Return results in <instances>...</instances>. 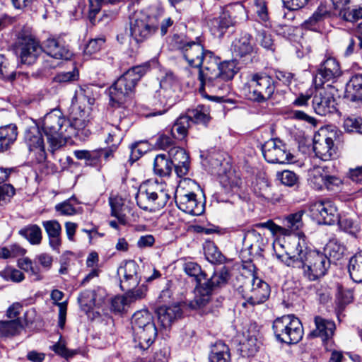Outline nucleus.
<instances>
[{"instance_id": "nucleus-56", "label": "nucleus", "mask_w": 362, "mask_h": 362, "mask_svg": "<svg viewBox=\"0 0 362 362\" xmlns=\"http://www.w3.org/2000/svg\"><path fill=\"white\" fill-rule=\"evenodd\" d=\"M25 250L19 245H13L8 247H0V257L7 259L17 256L23 255Z\"/></svg>"}, {"instance_id": "nucleus-32", "label": "nucleus", "mask_w": 362, "mask_h": 362, "mask_svg": "<svg viewBox=\"0 0 362 362\" xmlns=\"http://www.w3.org/2000/svg\"><path fill=\"white\" fill-rule=\"evenodd\" d=\"M192 122L206 126L211 120L209 107L205 105H199L195 108L188 110L185 114Z\"/></svg>"}, {"instance_id": "nucleus-29", "label": "nucleus", "mask_w": 362, "mask_h": 362, "mask_svg": "<svg viewBox=\"0 0 362 362\" xmlns=\"http://www.w3.org/2000/svg\"><path fill=\"white\" fill-rule=\"evenodd\" d=\"M345 98L351 102H362V74L354 75L346 84Z\"/></svg>"}, {"instance_id": "nucleus-64", "label": "nucleus", "mask_w": 362, "mask_h": 362, "mask_svg": "<svg viewBox=\"0 0 362 362\" xmlns=\"http://www.w3.org/2000/svg\"><path fill=\"white\" fill-rule=\"evenodd\" d=\"M78 74L75 71L60 72L53 78L54 81L57 83H66L76 80Z\"/></svg>"}, {"instance_id": "nucleus-49", "label": "nucleus", "mask_w": 362, "mask_h": 362, "mask_svg": "<svg viewBox=\"0 0 362 362\" xmlns=\"http://www.w3.org/2000/svg\"><path fill=\"white\" fill-rule=\"evenodd\" d=\"M204 255L206 259L212 264L222 263L225 259L218 247L212 243H208L204 247Z\"/></svg>"}, {"instance_id": "nucleus-2", "label": "nucleus", "mask_w": 362, "mask_h": 362, "mask_svg": "<svg viewBox=\"0 0 362 362\" xmlns=\"http://www.w3.org/2000/svg\"><path fill=\"white\" fill-rule=\"evenodd\" d=\"M305 238L298 232L285 254L276 253V257L286 266L301 271L307 280L314 281L327 274L330 259L323 252L309 249Z\"/></svg>"}, {"instance_id": "nucleus-43", "label": "nucleus", "mask_w": 362, "mask_h": 362, "mask_svg": "<svg viewBox=\"0 0 362 362\" xmlns=\"http://www.w3.org/2000/svg\"><path fill=\"white\" fill-rule=\"evenodd\" d=\"M346 250V247L337 239L330 240L324 248V254L334 260L340 259Z\"/></svg>"}, {"instance_id": "nucleus-37", "label": "nucleus", "mask_w": 362, "mask_h": 362, "mask_svg": "<svg viewBox=\"0 0 362 362\" xmlns=\"http://www.w3.org/2000/svg\"><path fill=\"white\" fill-rule=\"evenodd\" d=\"M190 124L189 118L185 115H180L170 129L172 137L177 140H183L187 135Z\"/></svg>"}, {"instance_id": "nucleus-18", "label": "nucleus", "mask_w": 362, "mask_h": 362, "mask_svg": "<svg viewBox=\"0 0 362 362\" xmlns=\"http://www.w3.org/2000/svg\"><path fill=\"white\" fill-rule=\"evenodd\" d=\"M341 74L339 63L334 58L328 57L320 64L314 78V83L316 87L322 86L326 83H334Z\"/></svg>"}, {"instance_id": "nucleus-61", "label": "nucleus", "mask_w": 362, "mask_h": 362, "mask_svg": "<svg viewBox=\"0 0 362 362\" xmlns=\"http://www.w3.org/2000/svg\"><path fill=\"white\" fill-rule=\"evenodd\" d=\"M13 187L8 184L0 186V205L5 204L14 195Z\"/></svg>"}, {"instance_id": "nucleus-33", "label": "nucleus", "mask_w": 362, "mask_h": 362, "mask_svg": "<svg viewBox=\"0 0 362 362\" xmlns=\"http://www.w3.org/2000/svg\"><path fill=\"white\" fill-rule=\"evenodd\" d=\"M229 279L230 273L228 268L223 267L220 269L216 270L213 275L202 284L213 293L216 288L226 285Z\"/></svg>"}, {"instance_id": "nucleus-58", "label": "nucleus", "mask_w": 362, "mask_h": 362, "mask_svg": "<svg viewBox=\"0 0 362 362\" xmlns=\"http://www.w3.org/2000/svg\"><path fill=\"white\" fill-rule=\"evenodd\" d=\"M277 177L283 185L288 187L294 186L298 180L296 173L290 170H284L281 173H278Z\"/></svg>"}, {"instance_id": "nucleus-27", "label": "nucleus", "mask_w": 362, "mask_h": 362, "mask_svg": "<svg viewBox=\"0 0 362 362\" xmlns=\"http://www.w3.org/2000/svg\"><path fill=\"white\" fill-rule=\"evenodd\" d=\"M18 136L16 124H10L0 127V153L8 151L14 144Z\"/></svg>"}, {"instance_id": "nucleus-3", "label": "nucleus", "mask_w": 362, "mask_h": 362, "mask_svg": "<svg viewBox=\"0 0 362 362\" xmlns=\"http://www.w3.org/2000/svg\"><path fill=\"white\" fill-rule=\"evenodd\" d=\"M47 137L50 151L53 153L64 145L71 136L73 127L62 112L54 109L46 114L38 123Z\"/></svg>"}, {"instance_id": "nucleus-45", "label": "nucleus", "mask_w": 362, "mask_h": 362, "mask_svg": "<svg viewBox=\"0 0 362 362\" xmlns=\"http://www.w3.org/2000/svg\"><path fill=\"white\" fill-rule=\"evenodd\" d=\"M64 296L63 292L59 290L54 289L51 293V298L56 301V305L59 307V320H58V326L63 329L66 323V310L67 305L66 303H58V301L61 300Z\"/></svg>"}, {"instance_id": "nucleus-30", "label": "nucleus", "mask_w": 362, "mask_h": 362, "mask_svg": "<svg viewBox=\"0 0 362 362\" xmlns=\"http://www.w3.org/2000/svg\"><path fill=\"white\" fill-rule=\"evenodd\" d=\"M264 244V239L257 230L252 229L245 233L243 245L250 252H259L263 250Z\"/></svg>"}, {"instance_id": "nucleus-5", "label": "nucleus", "mask_w": 362, "mask_h": 362, "mask_svg": "<svg viewBox=\"0 0 362 362\" xmlns=\"http://www.w3.org/2000/svg\"><path fill=\"white\" fill-rule=\"evenodd\" d=\"M147 67L136 66L127 70L109 88L110 105L120 107L133 94L136 85L146 74Z\"/></svg>"}, {"instance_id": "nucleus-12", "label": "nucleus", "mask_w": 362, "mask_h": 362, "mask_svg": "<svg viewBox=\"0 0 362 362\" xmlns=\"http://www.w3.org/2000/svg\"><path fill=\"white\" fill-rule=\"evenodd\" d=\"M247 18L245 8L242 6H238L233 12L223 11L218 18L211 20L210 30L215 37H222L229 27L246 21Z\"/></svg>"}, {"instance_id": "nucleus-28", "label": "nucleus", "mask_w": 362, "mask_h": 362, "mask_svg": "<svg viewBox=\"0 0 362 362\" xmlns=\"http://www.w3.org/2000/svg\"><path fill=\"white\" fill-rule=\"evenodd\" d=\"M315 324L316 328L309 334L310 337H320L323 341L332 337L335 329L334 322L325 320L320 316H316L315 317Z\"/></svg>"}, {"instance_id": "nucleus-14", "label": "nucleus", "mask_w": 362, "mask_h": 362, "mask_svg": "<svg viewBox=\"0 0 362 362\" xmlns=\"http://www.w3.org/2000/svg\"><path fill=\"white\" fill-rule=\"evenodd\" d=\"M176 83L175 76L173 74H168L165 78L160 82L161 88L154 94V99L163 97V100L151 101L152 106L155 107L154 110L148 115V117H154L164 114L168 109L175 103V95L171 88H168L170 82Z\"/></svg>"}, {"instance_id": "nucleus-57", "label": "nucleus", "mask_w": 362, "mask_h": 362, "mask_svg": "<svg viewBox=\"0 0 362 362\" xmlns=\"http://www.w3.org/2000/svg\"><path fill=\"white\" fill-rule=\"evenodd\" d=\"M16 77L14 71L10 68L7 60L0 54V78L13 80Z\"/></svg>"}, {"instance_id": "nucleus-46", "label": "nucleus", "mask_w": 362, "mask_h": 362, "mask_svg": "<svg viewBox=\"0 0 362 362\" xmlns=\"http://www.w3.org/2000/svg\"><path fill=\"white\" fill-rule=\"evenodd\" d=\"M78 203L77 199L73 196L64 202L57 204L55 206V210L62 216H73L77 213L74 205Z\"/></svg>"}, {"instance_id": "nucleus-7", "label": "nucleus", "mask_w": 362, "mask_h": 362, "mask_svg": "<svg viewBox=\"0 0 362 362\" xmlns=\"http://www.w3.org/2000/svg\"><path fill=\"white\" fill-rule=\"evenodd\" d=\"M139 269V266L135 261L129 260L117 269L120 276V288L126 291L124 294L130 305L145 298L147 292V287L144 284L139 286L141 280Z\"/></svg>"}, {"instance_id": "nucleus-54", "label": "nucleus", "mask_w": 362, "mask_h": 362, "mask_svg": "<svg viewBox=\"0 0 362 362\" xmlns=\"http://www.w3.org/2000/svg\"><path fill=\"white\" fill-rule=\"evenodd\" d=\"M344 127L346 132L362 134V118L349 116L344 120Z\"/></svg>"}, {"instance_id": "nucleus-11", "label": "nucleus", "mask_w": 362, "mask_h": 362, "mask_svg": "<svg viewBox=\"0 0 362 362\" xmlns=\"http://www.w3.org/2000/svg\"><path fill=\"white\" fill-rule=\"evenodd\" d=\"M274 80L265 73H256L247 82L248 98L263 103L269 100L275 90Z\"/></svg>"}, {"instance_id": "nucleus-15", "label": "nucleus", "mask_w": 362, "mask_h": 362, "mask_svg": "<svg viewBox=\"0 0 362 362\" xmlns=\"http://www.w3.org/2000/svg\"><path fill=\"white\" fill-rule=\"evenodd\" d=\"M264 158L268 163L287 164L293 162V156L280 139L266 141L262 148Z\"/></svg>"}, {"instance_id": "nucleus-47", "label": "nucleus", "mask_w": 362, "mask_h": 362, "mask_svg": "<svg viewBox=\"0 0 362 362\" xmlns=\"http://www.w3.org/2000/svg\"><path fill=\"white\" fill-rule=\"evenodd\" d=\"M254 6L257 21L265 27L269 26V16L267 1L265 0H254Z\"/></svg>"}, {"instance_id": "nucleus-10", "label": "nucleus", "mask_w": 362, "mask_h": 362, "mask_svg": "<svg viewBox=\"0 0 362 362\" xmlns=\"http://www.w3.org/2000/svg\"><path fill=\"white\" fill-rule=\"evenodd\" d=\"M341 132L332 129H321L315 134L313 139V151L316 157L323 161H328L337 156V146L334 141H339Z\"/></svg>"}, {"instance_id": "nucleus-55", "label": "nucleus", "mask_w": 362, "mask_h": 362, "mask_svg": "<svg viewBox=\"0 0 362 362\" xmlns=\"http://www.w3.org/2000/svg\"><path fill=\"white\" fill-rule=\"evenodd\" d=\"M326 174H323L320 168H315L310 177V185L316 189L322 190L325 187V180Z\"/></svg>"}, {"instance_id": "nucleus-40", "label": "nucleus", "mask_w": 362, "mask_h": 362, "mask_svg": "<svg viewBox=\"0 0 362 362\" xmlns=\"http://www.w3.org/2000/svg\"><path fill=\"white\" fill-rule=\"evenodd\" d=\"M348 270L350 277L354 281H362V250L356 252L350 258Z\"/></svg>"}, {"instance_id": "nucleus-16", "label": "nucleus", "mask_w": 362, "mask_h": 362, "mask_svg": "<svg viewBox=\"0 0 362 362\" xmlns=\"http://www.w3.org/2000/svg\"><path fill=\"white\" fill-rule=\"evenodd\" d=\"M317 89L313 98L312 104L314 111L319 115L325 116L336 110V100L333 91L337 90L331 84Z\"/></svg>"}, {"instance_id": "nucleus-8", "label": "nucleus", "mask_w": 362, "mask_h": 362, "mask_svg": "<svg viewBox=\"0 0 362 362\" xmlns=\"http://www.w3.org/2000/svg\"><path fill=\"white\" fill-rule=\"evenodd\" d=\"M272 329L277 341L287 344L298 343L303 336L302 323L293 315L277 317L273 322Z\"/></svg>"}, {"instance_id": "nucleus-20", "label": "nucleus", "mask_w": 362, "mask_h": 362, "mask_svg": "<svg viewBox=\"0 0 362 362\" xmlns=\"http://www.w3.org/2000/svg\"><path fill=\"white\" fill-rule=\"evenodd\" d=\"M40 129V126L37 123L35 126L28 127L25 132L24 139L30 151H36L39 154V161H42L46 158V153Z\"/></svg>"}, {"instance_id": "nucleus-13", "label": "nucleus", "mask_w": 362, "mask_h": 362, "mask_svg": "<svg viewBox=\"0 0 362 362\" xmlns=\"http://www.w3.org/2000/svg\"><path fill=\"white\" fill-rule=\"evenodd\" d=\"M309 211L313 218L320 224L332 225L338 221L337 207L329 199H320L310 203Z\"/></svg>"}, {"instance_id": "nucleus-59", "label": "nucleus", "mask_w": 362, "mask_h": 362, "mask_svg": "<svg viewBox=\"0 0 362 362\" xmlns=\"http://www.w3.org/2000/svg\"><path fill=\"white\" fill-rule=\"evenodd\" d=\"M339 15L346 21L355 22L362 18V6L351 10L345 9Z\"/></svg>"}, {"instance_id": "nucleus-9", "label": "nucleus", "mask_w": 362, "mask_h": 362, "mask_svg": "<svg viewBox=\"0 0 362 362\" xmlns=\"http://www.w3.org/2000/svg\"><path fill=\"white\" fill-rule=\"evenodd\" d=\"M243 284L238 287V292L245 299L243 307L259 305L268 299L271 291L267 282L254 275L243 278Z\"/></svg>"}, {"instance_id": "nucleus-41", "label": "nucleus", "mask_w": 362, "mask_h": 362, "mask_svg": "<svg viewBox=\"0 0 362 362\" xmlns=\"http://www.w3.org/2000/svg\"><path fill=\"white\" fill-rule=\"evenodd\" d=\"M23 329L20 318L11 320H0V337H9L17 334Z\"/></svg>"}, {"instance_id": "nucleus-35", "label": "nucleus", "mask_w": 362, "mask_h": 362, "mask_svg": "<svg viewBox=\"0 0 362 362\" xmlns=\"http://www.w3.org/2000/svg\"><path fill=\"white\" fill-rule=\"evenodd\" d=\"M132 325L134 331L147 328L148 326H156L153 315L148 310L144 309L136 312L132 317Z\"/></svg>"}, {"instance_id": "nucleus-44", "label": "nucleus", "mask_w": 362, "mask_h": 362, "mask_svg": "<svg viewBox=\"0 0 362 362\" xmlns=\"http://www.w3.org/2000/svg\"><path fill=\"white\" fill-rule=\"evenodd\" d=\"M182 269L185 273L187 276L193 277L199 285L202 280L206 279V274L202 271L201 267L196 262H185L182 264Z\"/></svg>"}, {"instance_id": "nucleus-21", "label": "nucleus", "mask_w": 362, "mask_h": 362, "mask_svg": "<svg viewBox=\"0 0 362 362\" xmlns=\"http://www.w3.org/2000/svg\"><path fill=\"white\" fill-rule=\"evenodd\" d=\"M43 51L50 57L56 59L69 60L72 57V52L63 39L48 38L43 44Z\"/></svg>"}, {"instance_id": "nucleus-36", "label": "nucleus", "mask_w": 362, "mask_h": 362, "mask_svg": "<svg viewBox=\"0 0 362 362\" xmlns=\"http://www.w3.org/2000/svg\"><path fill=\"white\" fill-rule=\"evenodd\" d=\"M209 359L210 362H229L230 354L228 346L221 341H216L211 348Z\"/></svg>"}, {"instance_id": "nucleus-42", "label": "nucleus", "mask_w": 362, "mask_h": 362, "mask_svg": "<svg viewBox=\"0 0 362 362\" xmlns=\"http://www.w3.org/2000/svg\"><path fill=\"white\" fill-rule=\"evenodd\" d=\"M19 234L32 245L40 244L42 235L41 228L36 224L29 225L19 230Z\"/></svg>"}, {"instance_id": "nucleus-6", "label": "nucleus", "mask_w": 362, "mask_h": 362, "mask_svg": "<svg viewBox=\"0 0 362 362\" xmlns=\"http://www.w3.org/2000/svg\"><path fill=\"white\" fill-rule=\"evenodd\" d=\"M170 198L164 182L146 181L142 183L136 194V204L144 211L155 212L163 209Z\"/></svg>"}, {"instance_id": "nucleus-48", "label": "nucleus", "mask_w": 362, "mask_h": 362, "mask_svg": "<svg viewBox=\"0 0 362 362\" xmlns=\"http://www.w3.org/2000/svg\"><path fill=\"white\" fill-rule=\"evenodd\" d=\"M338 223L339 228L353 236H356L360 231V227L356 221H354L349 217H339L338 218Z\"/></svg>"}, {"instance_id": "nucleus-51", "label": "nucleus", "mask_w": 362, "mask_h": 362, "mask_svg": "<svg viewBox=\"0 0 362 362\" xmlns=\"http://www.w3.org/2000/svg\"><path fill=\"white\" fill-rule=\"evenodd\" d=\"M258 349L257 339L254 337H248L240 344V350L243 356H252L257 352Z\"/></svg>"}, {"instance_id": "nucleus-19", "label": "nucleus", "mask_w": 362, "mask_h": 362, "mask_svg": "<svg viewBox=\"0 0 362 362\" xmlns=\"http://www.w3.org/2000/svg\"><path fill=\"white\" fill-rule=\"evenodd\" d=\"M42 48L39 42L30 36L18 37L16 52L23 64H32L42 52Z\"/></svg>"}, {"instance_id": "nucleus-26", "label": "nucleus", "mask_w": 362, "mask_h": 362, "mask_svg": "<svg viewBox=\"0 0 362 362\" xmlns=\"http://www.w3.org/2000/svg\"><path fill=\"white\" fill-rule=\"evenodd\" d=\"M303 211H299L294 214H291L283 220V226H280V234L284 235H291L295 233L303 226L302 216Z\"/></svg>"}, {"instance_id": "nucleus-22", "label": "nucleus", "mask_w": 362, "mask_h": 362, "mask_svg": "<svg viewBox=\"0 0 362 362\" xmlns=\"http://www.w3.org/2000/svg\"><path fill=\"white\" fill-rule=\"evenodd\" d=\"M168 158L175 168L178 177L185 176L189 170V156L186 151L180 147L174 146L168 150Z\"/></svg>"}, {"instance_id": "nucleus-34", "label": "nucleus", "mask_w": 362, "mask_h": 362, "mask_svg": "<svg viewBox=\"0 0 362 362\" xmlns=\"http://www.w3.org/2000/svg\"><path fill=\"white\" fill-rule=\"evenodd\" d=\"M153 173L155 175L163 177H169L171 174L173 165L172 162L165 154H158L153 161Z\"/></svg>"}, {"instance_id": "nucleus-1", "label": "nucleus", "mask_w": 362, "mask_h": 362, "mask_svg": "<svg viewBox=\"0 0 362 362\" xmlns=\"http://www.w3.org/2000/svg\"><path fill=\"white\" fill-rule=\"evenodd\" d=\"M170 49L179 50L187 64L199 68V92L204 95L205 88L218 92L226 89L227 83L236 73L233 61L221 62L209 50H205L199 42L188 41L184 37L174 35L170 42Z\"/></svg>"}, {"instance_id": "nucleus-23", "label": "nucleus", "mask_w": 362, "mask_h": 362, "mask_svg": "<svg viewBox=\"0 0 362 362\" xmlns=\"http://www.w3.org/2000/svg\"><path fill=\"white\" fill-rule=\"evenodd\" d=\"M252 36L247 33H242L235 38L232 44V52L235 59L246 61L255 52V46L252 43Z\"/></svg>"}, {"instance_id": "nucleus-17", "label": "nucleus", "mask_w": 362, "mask_h": 362, "mask_svg": "<svg viewBox=\"0 0 362 362\" xmlns=\"http://www.w3.org/2000/svg\"><path fill=\"white\" fill-rule=\"evenodd\" d=\"M175 199L178 209L185 213L199 216L204 211V204L197 201L195 193L187 191L181 186L176 189Z\"/></svg>"}, {"instance_id": "nucleus-39", "label": "nucleus", "mask_w": 362, "mask_h": 362, "mask_svg": "<svg viewBox=\"0 0 362 362\" xmlns=\"http://www.w3.org/2000/svg\"><path fill=\"white\" fill-rule=\"evenodd\" d=\"M354 295L353 291L351 289H345L343 288H339V291L336 297V307L335 311L337 317L341 320V315L347 305L353 301Z\"/></svg>"}, {"instance_id": "nucleus-38", "label": "nucleus", "mask_w": 362, "mask_h": 362, "mask_svg": "<svg viewBox=\"0 0 362 362\" xmlns=\"http://www.w3.org/2000/svg\"><path fill=\"white\" fill-rule=\"evenodd\" d=\"M212 292L202 284L197 287L195 296L189 303V306L192 309H199L204 307L211 300Z\"/></svg>"}, {"instance_id": "nucleus-50", "label": "nucleus", "mask_w": 362, "mask_h": 362, "mask_svg": "<svg viewBox=\"0 0 362 362\" xmlns=\"http://www.w3.org/2000/svg\"><path fill=\"white\" fill-rule=\"evenodd\" d=\"M18 266L21 269L29 273L33 277V281H38L41 279L40 269L37 267H34L33 262L28 257L19 259L18 260Z\"/></svg>"}, {"instance_id": "nucleus-31", "label": "nucleus", "mask_w": 362, "mask_h": 362, "mask_svg": "<svg viewBox=\"0 0 362 362\" xmlns=\"http://www.w3.org/2000/svg\"><path fill=\"white\" fill-rule=\"evenodd\" d=\"M158 319L162 327H169L173 322L180 317L182 315L179 306L173 305L169 307L162 306L157 310Z\"/></svg>"}, {"instance_id": "nucleus-53", "label": "nucleus", "mask_w": 362, "mask_h": 362, "mask_svg": "<svg viewBox=\"0 0 362 362\" xmlns=\"http://www.w3.org/2000/svg\"><path fill=\"white\" fill-rule=\"evenodd\" d=\"M116 2V0H89L90 8L88 18L90 21L94 23L95 16L102 8L107 6L108 4H113Z\"/></svg>"}, {"instance_id": "nucleus-60", "label": "nucleus", "mask_w": 362, "mask_h": 362, "mask_svg": "<svg viewBox=\"0 0 362 362\" xmlns=\"http://www.w3.org/2000/svg\"><path fill=\"white\" fill-rule=\"evenodd\" d=\"M110 129L107 132L108 136L105 139L107 144H112V147L116 148L117 145L122 141V135L120 134V130L117 127L110 126Z\"/></svg>"}, {"instance_id": "nucleus-25", "label": "nucleus", "mask_w": 362, "mask_h": 362, "mask_svg": "<svg viewBox=\"0 0 362 362\" xmlns=\"http://www.w3.org/2000/svg\"><path fill=\"white\" fill-rule=\"evenodd\" d=\"M49 238V245L53 250L59 252L62 245V226L57 220L45 221L42 223Z\"/></svg>"}, {"instance_id": "nucleus-4", "label": "nucleus", "mask_w": 362, "mask_h": 362, "mask_svg": "<svg viewBox=\"0 0 362 362\" xmlns=\"http://www.w3.org/2000/svg\"><path fill=\"white\" fill-rule=\"evenodd\" d=\"M163 9L158 6L135 12L129 17L130 33L138 42L150 38L158 30Z\"/></svg>"}, {"instance_id": "nucleus-52", "label": "nucleus", "mask_w": 362, "mask_h": 362, "mask_svg": "<svg viewBox=\"0 0 362 362\" xmlns=\"http://www.w3.org/2000/svg\"><path fill=\"white\" fill-rule=\"evenodd\" d=\"M255 38L256 41L264 49L269 50L274 49V40L272 34L269 31L264 29H260L257 31Z\"/></svg>"}, {"instance_id": "nucleus-24", "label": "nucleus", "mask_w": 362, "mask_h": 362, "mask_svg": "<svg viewBox=\"0 0 362 362\" xmlns=\"http://www.w3.org/2000/svg\"><path fill=\"white\" fill-rule=\"evenodd\" d=\"M156 326H148L140 330L134 331V341L135 347L141 351L147 350L154 342L157 337Z\"/></svg>"}, {"instance_id": "nucleus-62", "label": "nucleus", "mask_w": 362, "mask_h": 362, "mask_svg": "<svg viewBox=\"0 0 362 362\" xmlns=\"http://www.w3.org/2000/svg\"><path fill=\"white\" fill-rule=\"evenodd\" d=\"M129 305H130V304L127 300L125 294L123 296H115L112 300V308L115 312H122L125 310V308Z\"/></svg>"}, {"instance_id": "nucleus-63", "label": "nucleus", "mask_w": 362, "mask_h": 362, "mask_svg": "<svg viewBox=\"0 0 362 362\" xmlns=\"http://www.w3.org/2000/svg\"><path fill=\"white\" fill-rule=\"evenodd\" d=\"M105 40L103 38H98L90 40L87 44L84 52L86 54L91 55L97 52H98L102 46L103 45Z\"/></svg>"}]
</instances>
